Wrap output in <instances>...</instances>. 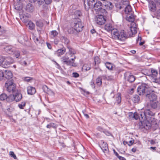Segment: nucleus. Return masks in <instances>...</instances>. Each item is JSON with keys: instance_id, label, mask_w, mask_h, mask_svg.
<instances>
[{"instance_id": "nucleus-1", "label": "nucleus", "mask_w": 160, "mask_h": 160, "mask_svg": "<svg viewBox=\"0 0 160 160\" xmlns=\"http://www.w3.org/2000/svg\"><path fill=\"white\" fill-rule=\"evenodd\" d=\"M113 7V4L111 2H107L102 4L101 2L97 1L94 3L93 5H91V8H93L96 12L106 14L107 13V10H111Z\"/></svg>"}, {"instance_id": "nucleus-2", "label": "nucleus", "mask_w": 160, "mask_h": 160, "mask_svg": "<svg viewBox=\"0 0 160 160\" xmlns=\"http://www.w3.org/2000/svg\"><path fill=\"white\" fill-rule=\"evenodd\" d=\"M73 28L68 29V32L70 33H73L74 31L77 32H80L82 30L83 25L81 20L79 18H75L74 19L73 23L72 24Z\"/></svg>"}, {"instance_id": "nucleus-3", "label": "nucleus", "mask_w": 160, "mask_h": 160, "mask_svg": "<svg viewBox=\"0 0 160 160\" xmlns=\"http://www.w3.org/2000/svg\"><path fill=\"white\" fill-rule=\"evenodd\" d=\"M140 114V117L139 120L142 122H144L146 120L148 121L151 120V117L154 115V114L149 109H147L144 112H141Z\"/></svg>"}, {"instance_id": "nucleus-4", "label": "nucleus", "mask_w": 160, "mask_h": 160, "mask_svg": "<svg viewBox=\"0 0 160 160\" xmlns=\"http://www.w3.org/2000/svg\"><path fill=\"white\" fill-rule=\"evenodd\" d=\"M150 89V87L148 84L142 83L138 88L137 92L140 95H143L145 97Z\"/></svg>"}, {"instance_id": "nucleus-5", "label": "nucleus", "mask_w": 160, "mask_h": 160, "mask_svg": "<svg viewBox=\"0 0 160 160\" xmlns=\"http://www.w3.org/2000/svg\"><path fill=\"white\" fill-rule=\"evenodd\" d=\"M32 2H35L37 1L39 7L42 5V10L46 11L48 8V5L51 4L52 0H29Z\"/></svg>"}, {"instance_id": "nucleus-6", "label": "nucleus", "mask_w": 160, "mask_h": 160, "mask_svg": "<svg viewBox=\"0 0 160 160\" xmlns=\"http://www.w3.org/2000/svg\"><path fill=\"white\" fill-rule=\"evenodd\" d=\"M12 79L7 80L5 84V87L7 91L10 92L14 93L17 91L15 84L13 82Z\"/></svg>"}, {"instance_id": "nucleus-7", "label": "nucleus", "mask_w": 160, "mask_h": 160, "mask_svg": "<svg viewBox=\"0 0 160 160\" xmlns=\"http://www.w3.org/2000/svg\"><path fill=\"white\" fill-rule=\"evenodd\" d=\"M84 2V8L86 11L88 10L91 8V5H94V3L97 2V0H83Z\"/></svg>"}, {"instance_id": "nucleus-8", "label": "nucleus", "mask_w": 160, "mask_h": 160, "mask_svg": "<svg viewBox=\"0 0 160 160\" xmlns=\"http://www.w3.org/2000/svg\"><path fill=\"white\" fill-rule=\"evenodd\" d=\"M145 97L146 99L149 100L150 102L157 100V96L156 95L152 92L151 89L149 91V92L146 94Z\"/></svg>"}, {"instance_id": "nucleus-9", "label": "nucleus", "mask_w": 160, "mask_h": 160, "mask_svg": "<svg viewBox=\"0 0 160 160\" xmlns=\"http://www.w3.org/2000/svg\"><path fill=\"white\" fill-rule=\"evenodd\" d=\"M130 30L128 32V33L130 37H132L133 35L135 34L137 32L136 25L135 22L131 23V26H130Z\"/></svg>"}, {"instance_id": "nucleus-10", "label": "nucleus", "mask_w": 160, "mask_h": 160, "mask_svg": "<svg viewBox=\"0 0 160 160\" xmlns=\"http://www.w3.org/2000/svg\"><path fill=\"white\" fill-rule=\"evenodd\" d=\"M13 62V60L12 58L9 57L7 58L6 59L4 60L2 64V67L6 68L9 66Z\"/></svg>"}, {"instance_id": "nucleus-11", "label": "nucleus", "mask_w": 160, "mask_h": 160, "mask_svg": "<svg viewBox=\"0 0 160 160\" xmlns=\"http://www.w3.org/2000/svg\"><path fill=\"white\" fill-rule=\"evenodd\" d=\"M96 22L98 25H102L105 23L106 22V20L103 16L99 15L96 17Z\"/></svg>"}, {"instance_id": "nucleus-12", "label": "nucleus", "mask_w": 160, "mask_h": 160, "mask_svg": "<svg viewBox=\"0 0 160 160\" xmlns=\"http://www.w3.org/2000/svg\"><path fill=\"white\" fill-rule=\"evenodd\" d=\"M124 77L126 80L130 82H133L135 80V78L134 76L131 75L129 72H126L125 74Z\"/></svg>"}, {"instance_id": "nucleus-13", "label": "nucleus", "mask_w": 160, "mask_h": 160, "mask_svg": "<svg viewBox=\"0 0 160 160\" xmlns=\"http://www.w3.org/2000/svg\"><path fill=\"white\" fill-rule=\"evenodd\" d=\"M148 3V8L150 11L151 12H154L157 9L155 2L153 1H149Z\"/></svg>"}, {"instance_id": "nucleus-14", "label": "nucleus", "mask_w": 160, "mask_h": 160, "mask_svg": "<svg viewBox=\"0 0 160 160\" xmlns=\"http://www.w3.org/2000/svg\"><path fill=\"white\" fill-rule=\"evenodd\" d=\"M116 38L122 41H124L128 37L127 35L124 33L123 30L119 32Z\"/></svg>"}, {"instance_id": "nucleus-15", "label": "nucleus", "mask_w": 160, "mask_h": 160, "mask_svg": "<svg viewBox=\"0 0 160 160\" xmlns=\"http://www.w3.org/2000/svg\"><path fill=\"white\" fill-rule=\"evenodd\" d=\"M121 95L120 93H118L115 96V99L114 100H112V101L111 102L112 104H119L121 102Z\"/></svg>"}, {"instance_id": "nucleus-16", "label": "nucleus", "mask_w": 160, "mask_h": 160, "mask_svg": "<svg viewBox=\"0 0 160 160\" xmlns=\"http://www.w3.org/2000/svg\"><path fill=\"white\" fill-rule=\"evenodd\" d=\"M5 75H4V79H6L8 81L12 79V78L13 75L12 72L11 71L9 70H6L5 71Z\"/></svg>"}, {"instance_id": "nucleus-17", "label": "nucleus", "mask_w": 160, "mask_h": 160, "mask_svg": "<svg viewBox=\"0 0 160 160\" xmlns=\"http://www.w3.org/2000/svg\"><path fill=\"white\" fill-rule=\"evenodd\" d=\"M135 16L134 15L133 13L131 12L127 15L126 20L129 22H131L132 23V22H134V21L135 19Z\"/></svg>"}, {"instance_id": "nucleus-18", "label": "nucleus", "mask_w": 160, "mask_h": 160, "mask_svg": "<svg viewBox=\"0 0 160 160\" xmlns=\"http://www.w3.org/2000/svg\"><path fill=\"white\" fill-rule=\"evenodd\" d=\"M4 49L5 50L10 54H12L14 53V52L15 48L14 47H12V46H7L4 48Z\"/></svg>"}, {"instance_id": "nucleus-19", "label": "nucleus", "mask_w": 160, "mask_h": 160, "mask_svg": "<svg viewBox=\"0 0 160 160\" xmlns=\"http://www.w3.org/2000/svg\"><path fill=\"white\" fill-rule=\"evenodd\" d=\"M75 58L76 57L74 56L73 58H71L72 61H71V60L70 59L68 61H64V62H63L64 63H65L68 65H70L74 67L76 66L74 62Z\"/></svg>"}, {"instance_id": "nucleus-20", "label": "nucleus", "mask_w": 160, "mask_h": 160, "mask_svg": "<svg viewBox=\"0 0 160 160\" xmlns=\"http://www.w3.org/2000/svg\"><path fill=\"white\" fill-rule=\"evenodd\" d=\"M25 9L28 12H32L34 10V7L33 5L31 3L27 4L26 7Z\"/></svg>"}, {"instance_id": "nucleus-21", "label": "nucleus", "mask_w": 160, "mask_h": 160, "mask_svg": "<svg viewBox=\"0 0 160 160\" xmlns=\"http://www.w3.org/2000/svg\"><path fill=\"white\" fill-rule=\"evenodd\" d=\"M66 52V49L65 48H62L58 49L56 52V54L58 56H60L64 54Z\"/></svg>"}, {"instance_id": "nucleus-22", "label": "nucleus", "mask_w": 160, "mask_h": 160, "mask_svg": "<svg viewBox=\"0 0 160 160\" xmlns=\"http://www.w3.org/2000/svg\"><path fill=\"white\" fill-rule=\"evenodd\" d=\"M14 93H15V94L14 95L15 101L17 102L19 101L22 97V94L18 92H17V91Z\"/></svg>"}, {"instance_id": "nucleus-23", "label": "nucleus", "mask_w": 160, "mask_h": 160, "mask_svg": "<svg viewBox=\"0 0 160 160\" xmlns=\"http://www.w3.org/2000/svg\"><path fill=\"white\" fill-rule=\"evenodd\" d=\"M132 100L134 103H138L140 102V98L137 95H135L132 98Z\"/></svg>"}, {"instance_id": "nucleus-24", "label": "nucleus", "mask_w": 160, "mask_h": 160, "mask_svg": "<svg viewBox=\"0 0 160 160\" xmlns=\"http://www.w3.org/2000/svg\"><path fill=\"white\" fill-rule=\"evenodd\" d=\"M27 89L28 93L29 94L32 95L36 92L35 88L32 87H28Z\"/></svg>"}, {"instance_id": "nucleus-25", "label": "nucleus", "mask_w": 160, "mask_h": 160, "mask_svg": "<svg viewBox=\"0 0 160 160\" xmlns=\"http://www.w3.org/2000/svg\"><path fill=\"white\" fill-rule=\"evenodd\" d=\"M123 8H125V12L126 13L128 14L132 12V9L131 6L129 4L127 5H124Z\"/></svg>"}, {"instance_id": "nucleus-26", "label": "nucleus", "mask_w": 160, "mask_h": 160, "mask_svg": "<svg viewBox=\"0 0 160 160\" xmlns=\"http://www.w3.org/2000/svg\"><path fill=\"white\" fill-rule=\"evenodd\" d=\"M150 104L151 107L154 109L156 108L159 106V103L157 100L150 102Z\"/></svg>"}, {"instance_id": "nucleus-27", "label": "nucleus", "mask_w": 160, "mask_h": 160, "mask_svg": "<svg viewBox=\"0 0 160 160\" xmlns=\"http://www.w3.org/2000/svg\"><path fill=\"white\" fill-rule=\"evenodd\" d=\"M100 147L103 152H108V144L107 143L103 142Z\"/></svg>"}, {"instance_id": "nucleus-28", "label": "nucleus", "mask_w": 160, "mask_h": 160, "mask_svg": "<svg viewBox=\"0 0 160 160\" xmlns=\"http://www.w3.org/2000/svg\"><path fill=\"white\" fill-rule=\"evenodd\" d=\"M111 31L112 34V36L115 38L118 36V35H119V32L117 29L113 28L112 29Z\"/></svg>"}, {"instance_id": "nucleus-29", "label": "nucleus", "mask_w": 160, "mask_h": 160, "mask_svg": "<svg viewBox=\"0 0 160 160\" xmlns=\"http://www.w3.org/2000/svg\"><path fill=\"white\" fill-rule=\"evenodd\" d=\"M91 68L90 65L89 64H85L82 67V70L86 71L89 70Z\"/></svg>"}, {"instance_id": "nucleus-30", "label": "nucleus", "mask_w": 160, "mask_h": 160, "mask_svg": "<svg viewBox=\"0 0 160 160\" xmlns=\"http://www.w3.org/2000/svg\"><path fill=\"white\" fill-rule=\"evenodd\" d=\"M113 27L110 23L106 24L104 26V29L108 32H110L112 29Z\"/></svg>"}, {"instance_id": "nucleus-31", "label": "nucleus", "mask_w": 160, "mask_h": 160, "mask_svg": "<svg viewBox=\"0 0 160 160\" xmlns=\"http://www.w3.org/2000/svg\"><path fill=\"white\" fill-rule=\"evenodd\" d=\"M27 25L29 26V29L31 30H33L35 28V24L31 21H30L28 22Z\"/></svg>"}, {"instance_id": "nucleus-32", "label": "nucleus", "mask_w": 160, "mask_h": 160, "mask_svg": "<svg viewBox=\"0 0 160 160\" xmlns=\"http://www.w3.org/2000/svg\"><path fill=\"white\" fill-rule=\"evenodd\" d=\"M158 75V72L154 69H152L150 75L153 78H155Z\"/></svg>"}, {"instance_id": "nucleus-33", "label": "nucleus", "mask_w": 160, "mask_h": 160, "mask_svg": "<svg viewBox=\"0 0 160 160\" xmlns=\"http://www.w3.org/2000/svg\"><path fill=\"white\" fill-rule=\"evenodd\" d=\"M14 95H10L8 97L7 96V101L8 102H11L15 100Z\"/></svg>"}, {"instance_id": "nucleus-34", "label": "nucleus", "mask_w": 160, "mask_h": 160, "mask_svg": "<svg viewBox=\"0 0 160 160\" xmlns=\"http://www.w3.org/2000/svg\"><path fill=\"white\" fill-rule=\"evenodd\" d=\"M68 48L70 52V55H71V56L73 57V55L74 56V55L76 53V51L69 47H68Z\"/></svg>"}, {"instance_id": "nucleus-35", "label": "nucleus", "mask_w": 160, "mask_h": 160, "mask_svg": "<svg viewBox=\"0 0 160 160\" xmlns=\"http://www.w3.org/2000/svg\"><path fill=\"white\" fill-rule=\"evenodd\" d=\"M58 32L56 30H53L51 32L50 37L51 38H53L57 36Z\"/></svg>"}, {"instance_id": "nucleus-36", "label": "nucleus", "mask_w": 160, "mask_h": 160, "mask_svg": "<svg viewBox=\"0 0 160 160\" xmlns=\"http://www.w3.org/2000/svg\"><path fill=\"white\" fill-rule=\"evenodd\" d=\"M102 78L100 77H98L96 80V84L98 86H100L102 83Z\"/></svg>"}, {"instance_id": "nucleus-37", "label": "nucleus", "mask_w": 160, "mask_h": 160, "mask_svg": "<svg viewBox=\"0 0 160 160\" xmlns=\"http://www.w3.org/2000/svg\"><path fill=\"white\" fill-rule=\"evenodd\" d=\"M105 65L106 68L109 70L113 69V66L112 64L110 62H107L105 63Z\"/></svg>"}, {"instance_id": "nucleus-38", "label": "nucleus", "mask_w": 160, "mask_h": 160, "mask_svg": "<svg viewBox=\"0 0 160 160\" xmlns=\"http://www.w3.org/2000/svg\"><path fill=\"white\" fill-rule=\"evenodd\" d=\"M7 96L5 93L2 94L0 95V100H1L4 101L6 100L7 101Z\"/></svg>"}, {"instance_id": "nucleus-39", "label": "nucleus", "mask_w": 160, "mask_h": 160, "mask_svg": "<svg viewBox=\"0 0 160 160\" xmlns=\"http://www.w3.org/2000/svg\"><path fill=\"white\" fill-rule=\"evenodd\" d=\"M26 102L25 101L22 102L21 103H19L18 106L21 109H24V107L25 106Z\"/></svg>"}, {"instance_id": "nucleus-40", "label": "nucleus", "mask_w": 160, "mask_h": 160, "mask_svg": "<svg viewBox=\"0 0 160 160\" xmlns=\"http://www.w3.org/2000/svg\"><path fill=\"white\" fill-rule=\"evenodd\" d=\"M61 39L62 42H64L65 43L68 44L69 42V40L66 37L64 36H62L61 38Z\"/></svg>"}, {"instance_id": "nucleus-41", "label": "nucleus", "mask_w": 160, "mask_h": 160, "mask_svg": "<svg viewBox=\"0 0 160 160\" xmlns=\"http://www.w3.org/2000/svg\"><path fill=\"white\" fill-rule=\"evenodd\" d=\"M48 128H56L57 127L56 125L53 123H50L49 124H48L47 126Z\"/></svg>"}, {"instance_id": "nucleus-42", "label": "nucleus", "mask_w": 160, "mask_h": 160, "mask_svg": "<svg viewBox=\"0 0 160 160\" xmlns=\"http://www.w3.org/2000/svg\"><path fill=\"white\" fill-rule=\"evenodd\" d=\"M36 24L37 26L40 28L42 27L43 26V23L40 21H37L36 22Z\"/></svg>"}, {"instance_id": "nucleus-43", "label": "nucleus", "mask_w": 160, "mask_h": 160, "mask_svg": "<svg viewBox=\"0 0 160 160\" xmlns=\"http://www.w3.org/2000/svg\"><path fill=\"white\" fill-rule=\"evenodd\" d=\"M140 112L138 114L137 112H135L133 114V117L136 119L137 120L138 119H139L140 117Z\"/></svg>"}, {"instance_id": "nucleus-44", "label": "nucleus", "mask_w": 160, "mask_h": 160, "mask_svg": "<svg viewBox=\"0 0 160 160\" xmlns=\"http://www.w3.org/2000/svg\"><path fill=\"white\" fill-rule=\"evenodd\" d=\"M4 79V73L1 70H0V81Z\"/></svg>"}, {"instance_id": "nucleus-45", "label": "nucleus", "mask_w": 160, "mask_h": 160, "mask_svg": "<svg viewBox=\"0 0 160 160\" xmlns=\"http://www.w3.org/2000/svg\"><path fill=\"white\" fill-rule=\"evenodd\" d=\"M94 62L95 63V64H98L100 63V60L99 58L96 56L94 58Z\"/></svg>"}, {"instance_id": "nucleus-46", "label": "nucleus", "mask_w": 160, "mask_h": 160, "mask_svg": "<svg viewBox=\"0 0 160 160\" xmlns=\"http://www.w3.org/2000/svg\"><path fill=\"white\" fill-rule=\"evenodd\" d=\"M14 53L12 54L14 55H15V57H16L17 58H18L20 56V53L18 51H17L15 49V50H14Z\"/></svg>"}, {"instance_id": "nucleus-47", "label": "nucleus", "mask_w": 160, "mask_h": 160, "mask_svg": "<svg viewBox=\"0 0 160 160\" xmlns=\"http://www.w3.org/2000/svg\"><path fill=\"white\" fill-rule=\"evenodd\" d=\"M30 21V20H29L28 19L26 16H25L23 17V19L22 20V21L24 23H26L27 24L28 23V22Z\"/></svg>"}, {"instance_id": "nucleus-48", "label": "nucleus", "mask_w": 160, "mask_h": 160, "mask_svg": "<svg viewBox=\"0 0 160 160\" xmlns=\"http://www.w3.org/2000/svg\"><path fill=\"white\" fill-rule=\"evenodd\" d=\"M122 3L123 5H127L129 4L128 0H122Z\"/></svg>"}, {"instance_id": "nucleus-49", "label": "nucleus", "mask_w": 160, "mask_h": 160, "mask_svg": "<svg viewBox=\"0 0 160 160\" xmlns=\"http://www.w3.org/2000/svg\"><path fill=\"white\" fill-rule=\"evenodd\" d=\"M116 7L117 8H118L119 10L121 9L122 8H124V6L122 5L121 6L120 4H118V3L116 4Z\"/></svg>"}, {"instance_id": "nucleus-50", "label": "nucleus", "mask_w": 160, "mask_h": 160, "mask_svg": "<svg viewBox=\"0 0 160 160\" xmlns=\"http://www.w3.org/2000/svg\"><path fill=\"white\" fill-rule=\"evenodd\" d=\"M44 88L45 89V88H47V91H46V92L48 94L50 93H51L53 94V92L51 91L50 90V89H49L47 86L45 85L44 87Z\"/></svg>"}, {"instance_id": "nucleus-51", "label": "nucleus", "mask_w": 160, "mask_h": 160, "mask_svg": "<svg viewBox=\"0 0 160 160\" xmlns=\"http://www.w3.org/2000/svg\"><path fill=\"white\" fill-rule=\"evenodd\" d=\"M9 154L11 157H13L14 159H17V157L14 154L13 152L12 151L10 152H9Z\"/></svg>"}, {"instance_id": "nucleus-52", "label": "nucleus", "mask_w": 160, "mask_h": 160, "mask_svg": "<svg viewBox=\"0 0 160 160\" xmlns=\"http://www.w3.org/2000/svg\"><path fill=\"white\" fill-rule=\"evenodd\" d=\"M34 42L37 45H39L41 44L39 39L38 38H35Z\"/></svg>"}, {"instance_id": "nucleus-53", "label": "nucleus", "mask_w": 160, "mask_h": 160, "mask_svg": "<svg viewBox=\"0 0 160 160\" xmlns=\"http://www.w3.org/2000/svg\"><path fill=\"white\" fill-rule=\"evenodd\" d=\"M74 14L77 16H80L81 15V12L79 11H76L74 12Z\"/></svg>"}, {"instance_id": "nucleus-54", "label": "nucleus", "mask_w": 160, "mask_h": 160, "mask_svg": "<svg viewBox=\"0 0 160 160\" xmlns=\"http://www.w3.org/2000/svg\"><path fill=\"white\" fill-rule=\"evenodd\" d=\"M5 31L3 28H2L1 26L0 25V35L4 33Z\"/></svg>"}, {"instance_id": "nucleus-55", "label": "nucleus", "mask_w": 160, "mask_h": 160, "mask_svg": "<svg viewBox=\"0 0 160 160\" xmlns=\"http://www.w3.org/2000/svg\"><path fill=\"white\" fill-rule=\"evenodd\" d=\"M68 60H69V58L68 57L65 56L62 57V61L63 62H64V61H68Z\"/></svg>"}, {"instance_id": "nucleus-56", "label": "nucleus", "mask_w": 160, "mask_h": 160, "mask_svg": "<svg viewBox=\"0 0 160 160\" xmlns=\"http://www.w3.org/2000/svg\"><path fill=\"white\" fill-rule=\"evenodd\" d=\"M14 110V108L10 106V107L7 109V111L10 112H12Z\"/></svg>"}, {"instance_id": "nucleus-57", "label": "nucleus", "mask_w": 160, "mask_h": 160, "mask_svg": "<svg viewBox=\"0 0 160 160\" xmlns=\"http://www.w3.org/2000/svg\"><path fill=\"white\" fill-rule=\"evenodd\" d=\"M104 133L107 136H110L111 134V133L109 132L108 131H107L106 130H105V131H103Z\"/></svg>"}, {"instance_id": "nucleus-58", "label": "nucleus", "mask_w": 160, "mask_h": 160, "mask_svg": "<svg viewBox=\"0 0 160 160\" xmlns=\"http://www.w3.org/2000/svg\"><path fill=\"white\" fill-rule=\"evenodd\" d=\"M105 78L108 80H111L113 79V77L112 76H106Z\"/></svg>"}, {"instance_id": "nucleus-59", "label": "nucleus", "mask_w": 160, "mask_h": 160, "mask_svg": "<svg viewBox=\"0 0 160 160\" xmlns=\"http://www.w3.org/2000/svg\"><path fill=\"white\" fill-rule=\"evenodd\" d=\"M72 76L73 77L75 78H78L79 76V74L77 72H73Z\"/></svg>"}, {"instance_id": "nucleus-60", "label": "nucleus", "mask_w": 160, "mask_h": 160, "mask_svg": "<svg viewBox=\"0 0 160 160\" xmlns=\"http://www.w3.org/2000/svg\"><path fill=\"white\" fill-rule=\"evenodd\" d=\"M4 60V59L3 58V57H0V66H1L2 67V63L3 62Z\"/></svg>"}, {"instance_id": "nucleus-61", "label": "nucleus", "mask_w": 160, "mask_h": 160, "mask_svg": "<svg viewBox=\"0 0 160 160\" xmlns=\"http://www.w3.org/2000/svg\"><path fill=\"white\" fill-rule=\"evenodd\" d=\"M90 84L92 87H93L94 88H95V86H94V82L93 81H91L90 82Z\"/></svg>"}, {"instance_id": "nucleus-62", "label": "nucleus", "mask_w": 160, "mask_h": 160, "mask_svg": "<svg viewBox=\"0 0 160 160\" xmlns=\"http://www.w3.org/2000/svg\"><path fill=\"white\" fill-rule=\"evenodd\" d=\"M134 140H132L130 141L129 142V143H128V145L129 146H131V145H132L133 144V143H134Z\"/></svg>"}, {"instance_id": "nucleus-63", "label": "nucleus", "mask_w": 160, "mask_h": 160, "mask_svg": "<svg viewBox=\"0 0 160 160\" xmlns=\"http://www.w3.org/2000/svg\"><path fill=\"white\" fill-rule=\"evenodd\" d=\"M46 44L47 45V46L48 47V48L49 49H51L52 48V46L51 45L50 43H49L48 42H46Z\"/></svg>"}, {"instance_id": "nucleus-64", "label": "nucleus", "mask_w": 160, "mask_h": 160, "mask_svg": "<svg viewBox=\"0 0 160 160\" xmlns=\"http://www.w3.org/2000/svg\"><path fill=\"white\" fill-rule=\"evenodd\" d=\"M156 13L157 14V15L158 16H160V9L156 11Z\"/></svg>"}]
</instances>
